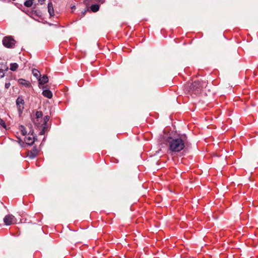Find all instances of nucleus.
<instances>
[{
	"mask_svg": "<svg viewBox=\"0 0 258 258\" xmlns=\"http://www.w3.org/2000/svg\"><path fill=\"white\" fill-rule=\"evenodd\" d=\"M4 222L6 225H11L15 224L17 220L13 215L9 214L5 217Z\"/></svg>",
	"mask_w": 258,
	"mask_h": 258,
	"instance_id": "nucleus-4",
	"label": "nucleus"
},
{
	"mask_svg": "<svg viewBox=\"0 0 258 258\" xmlns=\"http://www.w3.org/2000/svg\"><path fill=\"white\" fill-rule=\"evenodd\" d=\"M32 74L34 76L36 77L37 78H38L40 76V72L36 69H33L32 70Z\"/></svg>",
	"mask_w": 258,
	"mask_h": 258,
	"instance_id": "nucleus-19",
	"label": "nucleus"
},
{
	"mask_svg": "<svg viewBox=\"0 0 258 258\" xmlns=\"http://www.w3.org/2000/svg\"><path fill=\"white\" fill-rule=\"evenodd\" d=\"M49 119V116L48 115H46L44 117L43 120V123H42L41 125V127H42V130L40 132V135H44L45 133L47 131L48 125L47 122Z\"/></svg>",
	"mask_w": 258,
	"mask_h": 258,
	"instance_id": "nucleus-5",
	"label": "nucleus"
},
{
	"mask_svg": "<svg viewBox=\"0 0 258 258\" xmlns=\"http://www.w3.org/2000/svg\"><path fill=\"white\" fill-rule=\"evenodd\" d=\"M25 141L27 145H32L35 141V138L33 135H29L26 137Z\"/></svg>",
	"mask_w": 258,
	"mask_h": 258,
	"instance_id": "nucleus-8",
	"label": "nucleus"
},
{
	"mask_svg": "<svg viewBox=\"0 0 258 258\" xmlns=\"http://www.w3.org/2000/svg\"><path fill=\"white\" fill-rule=\"evenodd\" d=\"M45 88H46V86H43L42 87V89H43L42 95L48 98H51L52 97V92L49 90L44 89Z\"/></svg>",
	"mask_w": 258,
	"mask_h": 258,
	"instance_id": "nucleus-9",
	"label": "nucleus"
},
{
	"mask_svg": "<svg viewBox=\"0 0 258 258\" xmlns=\"http://www.w3.org/2000/svg\"><path fill=\"white\" fill-rule=\"evenodd\" d=\"M0 124L4 127L6 126L5 121L1 118H0Z\"/></svg>",
	"mask_w": 258,
	"mask_h": 258,
	"instance_id": "nucleus-22",
	"label": "nucleus"
},
{
	"mask_svg": "<svg viewBox=\"0 0 258 258\" xmlns=\"http://www.w3.org/2000/svg\"><path fill=\"white\" fill-rule=\"evenodd\" d=\"M18 83L26 88H29L31 86V83L29 81L23 79H19Z\"/></svg>",
	"mask_w": 258,
	"mask_h": 258,
	"instance_id": "nucleus-10",
	"label": "nucleus"
},
{
	"mask_svg": "<svg viewBox=\"0 0 258 258\" xmlns=\"http://www.w3.org/2000/svg\"><path fill=\"white\" fill-rule=\"evenodd\" d=\"M20 130L21 131V132L22 133V134L23 135V136H25L27 134V131H26V128L24 127V126L23 125H21L20 126Z\"/></svg>",
	"mask_w": 258,
	"mask_h": 258,
	"instance_id": "nucleus-21",
	"label": "nucleus"
},
{
	"mask_svg": "<svg viewBox=\"0 0 258 258\" xmlns=\"http://www.w3.org/2000/svg\"><path fill=\"white\" fill-rule=\"evenodd\" d=\"M39 150L36 147H33V149L28 153V156L30 158H34L38 154Z\"/></svg>",
	"mask_w": 258,
	"mask_h": 258,
	"instance_id": "nucleus-7",
	"label": "nucleus"
},
{
	"mask_svg": "<svg viewBox=\"0 0 258 258\" xmlns=\"http://www.w3.org/2000/svg\"><path fill=\"white\" fill-rule=\"evenodd\" d=\"M45 1L46 0H38V3L37 4L39 3L40 5H42Z\"/></svg>",
	"mask_w": 258,
	"mask_h": 258,
	"instance_id": "nucleus-24",
	"label": "nucleus"
},
{
	"mask_svg": "<svg viewBox=\"0 0 258 258\" xmlns=\"http://www.w3.org/2000/svg\"><path fill=\"white\" fill-rule=\"evenodd\" d=\"M39 85H44L48 81V78L47 76L44 75L42 77L39 78L38 79Z\"/></svg>",
	"mask_w": 258,
	"mask_h": 258,
	"instance_id": "nucleus-11",
	"label": "nucleus"
},
{
	"mask_svg": "<svg viewBox=\"0 0 258 258\" xmlns=\"http://www.w3.org/2000/svg\"><path fill=\"white\" fill-rule=\"evenodd\" d=\"M100 6L98 4H94L90 7V10L92 12L95 13L99 11Z\"/></svg>",
	"mask_w": 258,
	"mask_h": 258,
	"instance_id": "nucleus-13",
	"label": "nucleus"
},
{
	"mask_svg": "<svg viewBox=\"0 0 258 258\" xmlns=\"http://www.w3.org/2000/svg\"><path fill=\"white\" fill-rule=\"evenodd\" d=\"M8 69V68L6 67V66L4 65V67L1 68H0V78H2L5 76V73H4V71H7Z\"/></svg>",
	"mask_w": 258,
	"mask_h": 258,
	"instance_id": "nucleus-15",
	"label": "nucleus"
},
{
	"mask_svg": "<svg viewBox=\"0 0 258 258\" xmlns=\"http://www.w3.org/2000/svg\"><path fill=\"white\" fill-rule=\"evenodd\" d=\"M165 141L169 144V150L173 152H178L183 150L187 144V137L185 135H178L177 137H164Z\"/></svg>",
	"mask_w": 258,
	"mask_h": 258,
	"instance_id": "nucleus-1",
	"label": "nucleus"
},
{
	"mask_svg": "<svg viewBox=\"0 0 258 258\" xmlns=\"http://www.w3.org/2000/svg\"><path fill=\"white\" fill-rule=\"evenodd\" d=\"M86 12V11H85L84 12H82V17L85 15Z\"/></svg>",
	"mask_w": 258,
	"mask_h": 258,
	"instance_id": "nucleus-25",
	"label": "nucleus"
},
{
	"mask_svg": "<svg viewBox=\"0 0 258 258\" xmlns=\"http://www.w3.org/2000/svg\"><path fill=\"white\" fill-rule=\"evenodd\" d=\"M105 0H84V3L87 5H89L90 2H97L101 4L104 3Z\"/></svg>",
	"mask_w": 258,
	"mask_h": 258,
	"instance_id": "nucleus-14",
	"label": "nucleus"
},
{
	"mask_svg": "<svg viewBox=\"0 0 258 258\" xmlns=\"http://www.w3.org/2000/svg\"><path fill=\"white\" fill-rule=\"evenodd\" d=\"M75 8V6H74L73 7H72V9H74Z\"/></svg>",
	"mask_w": 258,
	"mask_h": 258,
	"instance_id": "nucleus-28",
	"label": "nucleus"
},
{
	"mask_svg": "<svg viewBox=\"0 0 258 258\" xmlns=\"http://www.w3.org/2000/svg\"><path fill=\"white\" fill-rule=\"evenodd\" d=\"M34 123L38 127H41V125L43 123V120H41V119L35 118L34 119Z\"/></svg>",
	"mask_w": 258,
	"mask_h": 258,
	"instance_id": "nucleus-16",
	"label": "nucleus"
},
{
	"mask_svg": "<svg viewBox=\"0 0 258 258\" xmlns=\"http://www.w3.org/2000/svg\"><path fill=\"white\" fill-rule=\"evenodd\" d=\"M18 68V64L17 63H12L10 64V69L12 71H15Z\"/></svg>",
	"mask_w": 258,
	"mask_h": 258,
	"instance_id": "nucleus-17",
	"label": "nucleus"
},
{
	"mask_svg": "<svg viewBox=\"0 0 258 258\" xmlns=\"http://www.w3.org/2000/svg\"><path fill=\"white\" fill-rule=\"evenodd\" d=\"M35 115H36V118H35L41 119V120H42L43 114H42V112L41 111H37L36 112Z\"/></svg>",
	"mask_w": 258,
	"mask_h": 258,
	"instance_id": "nucleus-20",
	"label": "nucleus"
},
{
	"mask_svg": "<svg viewBox=\"0 0 258 258\" xmlns=\"http://www.w3.org/2000/svg\"><path fill=\"white\" fill-rule=\"evenodd\" d=\"M75 8V6H74L73 7H72V9H74Z\"/></svg>",
	"mask_w": 258,
	"mask_h": 258,
	"instance_id": "nucleus-26",
	"label": "nucleus"
},
{
	"mask_svg": "<svg viewBox=\"0 0 258 258\" xmlns=\"http://www.w3.org/2000/svg\"><path fill=\"white\" fill-rule=\"evenodd\" d=\"M24 100L22 96H19L16 100V104L18 110L20 113H22L24 109Z\"/></svg>",
	"mask_w": 258,
	"mask_h": 258,
	"instance_id": "nucleus-6",
	"label": "nucleus"
},
{
	"mask_svg": "<svg viewBox=\"0 0 258 258\" xmlns=\"http://www.w3.org/2000/svg\"><path fill=\"white\" fill-rule=\"evenodd\" d=\"M16 41L12 36H7L4 37L3 39V44L8 48H14L15 46Z\"/></svg>",
	"mask_w": 258,
	"mask_h": 258,
	"instance_id": "nucleus-3",
	"label": "nucleus"
},
{
	"mask_svg": "<svg viewBox=\"0 0 258 258\" xmlns=\"http://www.w3.org/2000/svg\"><path fill=\"white\" fill-rule=\"evenodd\" d=\"M48 12L50 16H53L54 15L53 4L51 2L48 4Z\"/></svg>",
	"mask_w": 258,
	"mask_h": 258,
	"instance_id": "nucleus-12",
	"label": "nucleus"
},
{
	"mask_svg": "<svg viewBox=\"0 0 258 258\" xmlns=\"http://www.w3.org/2000/svg\"><path fill=\"white\" fill-rule=\"evenodd\" d=\"M11 84L10 83H6L5 84V88L8 89L10 87Z\"/></svg>",
	"mask_w": 258,
	"mask_h": 258,
	"instance_id": "nucleus-23",
	"label": "nucleus"
},
{
	"mask_svg": "<svg viewBox=\"0 0 258 258\" xmlns=\"http://www.w3.org/2000/svg\"><path fill=\"white\" fill-rule=\"evenodd\" d=\"M35 6H36V4H34V8H35Z\"/></svg>",
	"mask_w": 258,
	"mask_h": 258,
	"instance_id": "nucleus-29",
	"label": "nucleus"
},
{
	"mask_svg": "<svg viewBox=\"0 0 258 258\" xmlns=\"http://www.w3.org/2000/svg\"><path fill=\"white\" fill-rule=\"evenodd\" d=\"M207 81H196L189 86L188 92L191 95H199L202 89L207 86Z\"/></svg>",
	"mask_w": 258,
	"mask_h": 258,
	"instance_id": "nucleus-2",
	"label": "nucleus"
},
{
	"mask_svg": "<svg viewBox=\"0 0 258 258\" xmlns=\"http://www.w3.org/2000/svg\"><path fill=\"white\" fill-rule=\"evenodd\" d=\"M34 0H27L24 3V6L26 7L29 8L31 7L33 4V1Z\"/></svg>",
	"mask_w": 258,
	"mask_h": 258,
	"instance_id": "nucleus-18",
	"label": "nucleus"
},
{
	"mask_svg": "<svg viewBox=\"0 0 258 258\" xmlns=\"http://www.w3.org/2000/svg\"><path fill=\"white\" fill-rule=\"evenodd\" d=\"M75 8V6H74L73 7H72V9H74Z\"/></svg>",
	"mask_w": 258,
	"mask_h": 258,
	"instance_id": "nucleus-27",
	"label": "nucleus"
}]
</instances>
